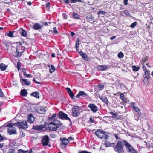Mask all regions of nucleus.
<instances>
[{
  "label": "nucleus",
  "instance_id": "nucleus-1",
  "mask_svg": "<svg viewBox=\"0 0 153 153\" xmlns=\"http://www.w3.org/2000/svg\"><path fill=\"white\" fill-rule=\"evenodd\" d=\"M60 122L57 120H55L52 122H51L48 125V128L49 130L55 131L57 130L60 126Z\"/></svg>",
  "mask_w": 153,
  "mask_h": 153
},
{
  "label": "nucleus",
  "instance_id": "nucleus-2",
  "mask_svg": "<svg viewBox=\"0 0 153 153\" xmlns=\"http://www.w3.org/2000/svg\"><path fill=\"white\" fill-rule=\"evenodd\" d=\"M24 47L20 44L16 47L15 57L19 58L20 56L22 53L23 52Z\"/></svg>",
  "mask_w": 153,
  "mask_h": 153
},
{
  "label": "nucleus",
  "instance_id": "nucleus-3",
  "mask_svg": "<svg viewBox=\"0 0 153 153\" xmlns=\"http://www.w3.org/2000/svg\"><path fill=\"white\" fill-rule=\"evenodd\" d=\"M122 141H118L115 146V151L118 153H122L123 151L124 145L122 140Z\"/></svg>",
  "mask_w": 153,
  "mask_h": 153
},
{
  "label": "nucleus",
  "instance_id": "nucleus-4",
  "mask_svg": "<svg viewBox=\"0 0 153 153\" xmlns=\"http://www.w3.org/2000/svg\"><path fill=\"white\" fill-rule=\"evenodd\" d=\"M13 125L14 126H17L23 129H26L27 127V122L25 121H23L21 122H18L14 123Z\"/></svg>",
  "mask_w": 153,
  "mask_h": 153
},
{
  "label": "nucleus",
  "instance_id": "nucleus-5",
  "mask_svg": "<svg viewBox=\"0 0 153 153\" xmlns=\"http://www.w3.org/2000/svg\"><path fill=\"white\" fill-rule=\"evenodd\" d=\"M14 123H10L4 126H5L9 127L8 129V132L10 135L16 134L15 128V127H13V126H14Z\"/></svg>",
  "mask_w": 153,
  "mask_h": 153
},
{
  "label": "nucleus",
  "instance_id": "nucleus-6",
  "mask_svg": "<svg viewBox=\"0 0 153 153\" xmlns=\"http://www.w3.org/2000/svg\"><path fill=\"white\" fill-rule=\"evenodd\" d=\"M58 116L60 119L66 120H69L70 122H71V120L68 117L67 115L61 111L59 112L58 114Z\"/></svg>",
  "mask_w": 153,
  "mask_h": 153
},
{
  "label": "nucleus",
  "instance_id": "nucleus-7",
  "mask_svg": "<svg viewBox=\"0 0 153 153\" xmlns=\"http://www.w3.org/2000/svg\"><path fill=\"white\" fill-rule=\"evenodd\" d=\"M79 107L74 106L72 108V115L74 117H76L80 114Z\"/></svg>",
  "mask_w": 153,
  "mask_h": 153
},
{
  "label": "nucleus",
  "instance_id": "nucleus-8",
  "mask_svg": "<svg viewBox=\"0 0 153 153\" xmlns=\"http://www.w3.org/2000/svg\"><path fill=\"white\" fill-rule=\"evenodd\" d=\"M42 145L43 146L48 145L49 143V138L47 136H44L42 140Z\"/></svg>",
  "mask_w": 153,
  "mask_h": 153
},
{
  "label": "nucleus",
  "instance_id": "nucleus-9",
  "mask_svg": "<svg viewBox=\"0 0 153 153\" xmlns=\"http://www.w3.org/2000/svg\"><path fill=\"white\" fill-rule=\"evenodd\" d=\"M88 107L93 113H95L98 110L97 107L94 104H90L88 105Z\"/></svg>",
  "mask_w": 153,
  "mask_h": 153
},
{
  "label": "nucleus",
  "instance_id": "nucleus-10",
  "mask_svg": "<svg viewBox=\"0 0 153 153\" xmlns=\"http://www.w3.org/2000/svg\"><path fill=\"white\" fill-rule=\"evenodd\" d=\"M109 66L105 65H98L97 68L99 70L101 71H104L107 70Z\"/></svg>",
  "mask_w": 153,
  "mask_h": 153
},
{
  "label": "nucleus",
  "instance_id": "nucleus-11",
  "mask_svg": "<svg viewBox=\"0 0 153 153\" xmlns=\"http://www.w3.org/2000/svg\"><path fill=\"white\" fill-rule=\"evenodd\" d=\"M87 96V94L83 91H80L78 94L76 96V98L79 99L80 96L84 97Z\"/></svg>",
  "mask_w": 153,
  "mask_h": 153
},
{
  "label": "nucleus",
  "instance_id": "nucleus-12",
  "mask_svg": "<svg viewBox=\"0 0 153 153\" xmlns=\"http://www.w3.org/2000/svg\"><path fill=\"white\" fill-rule=\"evenodd\" d=\"M79 54L82 57V58L87 61H89V58H88L82 51H81L79 52Z\"/></svg>",
  "mask_w": 153,
  "mask_h": 153
},
{
  "label": "nucleus",
  "instance_id": "nucleus-13",
  "mask_svg": "<svg viewBox=\"0 0 153 153\" xmlns=\"http://www.w3.org/2000/svg\"><path fill=\"white\" fill-rule=\"evenodd\" d=\"M66 89L71 98L72 99L74 98V94L71 90L68 87L66 88Z\"/></svg>",
  "mask_w": 153,
  "mask_h": 153
},
{
  "label": "nucleus",
  "instance_id": "nucleus-14",
  "mask_svg": "<svg viewBox=\"0 0 153 153\" xmlns=\"http://www.w3.org/2000/svg\"><path fill=\"white\" fill-rule=\"evenodd\" d=\"M42 26L43 25H41L39 23H36L33 25V27L35 30H38L41 28Z\"/></svg>",
  "mask_w": 153,
  "mask_h": 153
},
{
  "label": "nucleus",
  "instance_id": "nucleus-15",
  "mask_svg": "<svg viewBox=\"0 0 153 153\" xmlns=\"http://www.w3.org/2000/svg\"><path fill=\"white\" fill-rule=\"evenodd\" d=\"M37 110L38 113L41 114H45V110L43 107H40L39 108L37 109Z\"/></svg>",
  "mask_w": 153,
  "mask_h": 153
},
{
  "label": "nucleus",
  "instance_id": "nucleus-16",
  "mask_svg": "<svg viewBox=\"0 0 153 153\" xmlns=\"http://www.w3.org/2000/svg\"><path fill=\"white\" fill-rule=\"evenodd\" d=\"M102 131L101 129L97 130L95 132V134L100 138H101L102 135Z\"/></svg>",
  "mask_w": 153,
  "mask_h": 153
},
{
  "label": "nucleus",
  "instance_id": "nucleus-17",
  "mask_svg": "<svg viewBox=\"0 0 153 153\" xmlns=\"http://www.w3.org/2000/svg\"><path fill=\"white\" fill-rule=\"evenodd\" d=\"M44 127V125H40L36 126H33V128L35 130H40L42 129Z\"/></svg>",
  "mask_w": 153,
  "mask_h": 153
},
{
  "label": "nucleus",
  "instance_id": "nucleus-18",
  "mask_svg": "<svg viewBox=\"0 0 153 153\" xmlns=\"http://www.w3.org/2000/svg\"><path fill=\"white\" fill-rule=\"evenodd\" d=\"M123 142V143L124 145H125L127 149L130 148L132 146L126 140H122Z\"/></svg>",
  "mask_w": 153,
  "mask_h": 153
},
{
  "label": "nucleus",
  "instance_id": "nucleus-19",
  "mask_svg": "<svg viewBox=\"0 0 153 153\" xmlns=\"http://www.w3.org/2000/svg\"><path fill=\"white\" fill-rule=\"evenodd\" d=\"M62 144L66 145L69 143L68 140L65 138H61L60 139Z\"/></svg>",
  "mask_w": 153,
  "mask_h": 153
},
{
  "label": "nucleus",
  "instance_id": "nucleus-20",
  "mask_svg": "<svg viewBox=\"0 0 153 153\" xmlns=\"http://www.w3.org/2000/svg\"><path fill=\"white\" fill-rule=\"evenodd\" d=\"M19 31L22 36L26 37L27 33L25 30L20 28L19 30Z\"/></svg>",
  "mask_w": 153,
  "mask_h": 153
},
{
  "label": "nucleus",
  "instance_id": "nucleus-21",
  "mask_svg": "<svg viewBox=\"0 0 153 153\" xmlns=\"http://www.w3.org/2000/svg\"><path fill=\"white\" fill-rule=\"evenodd\" d=\"M7 67V65L4 64L2 63L0 64V69L2 71H5Z\"/></svg>",
  "mask_w": 153,
  "mask_h": 153
},
{
  "label": "nucleus",
  "instance_id": "nucleus-22",
  "mask_svg": "<svg viewBox=\"0 0 153 153\" xmlns=\"http://www.w3.org/2000/svg\"><path fill=\"white\" fill-rule=\"evenodd\" d=\"M28 121L29 123H32L34 120V117L31 114L28 116Z\"/></svg>",
  "mask_w": 153,
  "mask_h": 153
},
{
  "label": "nucleus",
  "instance_id": "nucleus-23",
  "mask_svg": "<svg viewBox=\"0 0 153 153\" xmlns=\"http://www.w3.org/2000/svg\"><path fill=\"white\" fill-rule=\"evenodd\" d=\"M127 150L130 153H137L136 150H135L132 146H131Z\"/></svg>",
  "mask_w": 153,
  "mask_h": 153
},
{
  "label": "nucleus",
  "instance_id": "nucleus-24",
  "mask_svg": "<svg viewBox=\"0 0 153 153\" xmlns=\"http://www.w3.org/2000/svg\"><path fill=\"white\" fill-rule=\"evenodd\" d=\"M105 144L106 146H113L114 145V143H111L108 141H105Z\"/></svg>",
  "mask_w": 153,
  "mask_h": 153
},
{
  "label": "nucleus",
  "instance_id": "nucleus-25",
  "mask_svg": "<svg viewBox=\"0 0 153 153\" xmlns=\"http://www.w3.org/2000/svg\"><path fill=\"white\" fill-rule=\"evenodd\" d=\"M99 98L104 103L106 104H107L108 102V100L106 98L103 96H100Z\"/></svg>",
  "mask_w": 153,
  "mask_h": 153
},
{
  "label": "nucleus",
  "instance_id": "nucleus-26",
  "mask_svg": "<svg viewBox=\"0 0 153 153\" xmlns=\"http://www.w3.org/2000/svg\"><path fill=\"white\" fill-rule=\"evenodd\" d=\"M102 136H101L100 138L104 139H107L108 137V136L106 132L105 131H103L102 132Z\"/></svg>",
  "mask_w": 153,
  "mask_h": 153
},
{
  "label": "nucleus",
  "instance_id": "nucleus-27",
  "mask_svg": "<svg viewBox=\"0 0 153 153\" xmlns=\"http://www.w3.org/2000/svg\"><path fill=\"white\" fill-rule=\"evenodd\" d=\"M31 96H33L37 98H39V93L37 92H34L31 94Z\"/></svg>",
  "mask_w": 153,
  "mask_h": 153
},
{
  "label": "nucleus",
  "instance_id": "nucleus-28",
  "mask_svg": "<svg viewBox=\"0 0 153 153\" xmlns=\"http://www.w3.org/2000/svg\"><path fill=\"white\" fill-rule=\"evenodd\" d=\"M21 94L23 96H26L27 94V92L25 89L21 90Z\"/></svg>",
  "mask_w": 153,
  "mask_h": 153
},
{
  "label": "nucleus",
  "instance_id": "nucleus-29",
  "mask_svg": "<svg viewBox=\"0 0 153 153\" xmlns=\"http://www.w3.org/2000/svg\"><path fill=\"white\" fill-rule=\"evenodd\" d=\"M148 60V57L145 56L143 57L142 60V62L143 64H144Z\"/></svg>",
  "mask_w": 153,
  "mask_h": 153
},
{
  "label": "nucleus",
  "instance_id": "nucleus-30",
  "mask_svg": "<svg viewBox=\"0 0 153 153\" xmlns=\"http://www.w3.org/2000/svg\"><path fill=\"white\" fill-rule=\"evenodd\" d=\"M17 153H32V151L31 150H30L29 152L27 151H24L22 149H20L19 150V152Z\"/></svg>",
  "mask_w": 153,
  "mask_h": 153
},
{
  "label": "nucleus",
  "instance_id": "nucleus-31",
  "mask_svg": "<svg viewBox=\"0 0 153 153\" xmlns=\"http://www.w3.org/2000/svg\"><path fill=\"white\" fill-rule=\"evenodd\" d=\"M86 19L90 21H92L94 20V18L92 15H89L87 16Z\"/></svg>",
  "mask_w": 153,
  "mask_h": 153
},
{
  "label": "nucleus",
  "instance_id": "nucleus-32",
  "mask_svg": "<svg viewBox=\"0 0 153 153\" xmlns=\"http://www.w3.org/2000/svg\"><path fill=\"white\" fill-rule=\"evenodd\" d=\"M123 12L127 16H129L131 18L132 17V16L130 15L128 10H125Z\"/></svg>",
  "mask_w": 153,
  "mask_h": 153
},
{
  "label": "nucleus",
  "instance_id": "nucleus-33",
  "mask_svg": "<svg viewBox=\"0 0 153 153\" xmlns=\"http://www.w3.org/2000/svg\"><path fill=\"white\" fill-rule=\"evenodd\" d=\"M22 81L24 82L27 85H29L30 84V81H28L27 79H22Z\"/></svg>",
  "mask_w": 153,
  "mask_h": 153
},
{
  "label": "nucleus",
  "instance_id": "nucleus-34",
  "mask_svg": "<svg viewBox=\"0 0 153 153\" xmlns=\"http://www.w3.org/2000/svg\"><path fill=\"white\" fill-rule=\"evenodd\" d=\"M14 32V31H10L8 33H6L7 35L10 37H13L14 36H13V33Z\"/></svg>",
  "mask_w": 153,
  "mask_h": 153
},
{
  "label": "nucleus",
  "instance_id": "nucleus-35",
  "mask_svg": "<svg viewBox=\"0 0 153 153\" xmlns=\"http://www.w3.org/2000/svg\"><path fill=\"white\" fill-rule=\"evenodd\" d=\"M149 77H145L143 79V82L145 84H147L149 83L148 79H149Z\"/></svg>",
  "mask_w": 153,
  "mask_h": 153
},
{
  "label": "nucleus",
  "instance_id": "nucleus-36",
  "mask_svg": "<svg viewBox=\"0 0 153 153\" xmlns=\"http://www.w3.org/2000/svg\"><path fill=\"white\" fill-rule=\"evenodd\" d=\"M55 70V68L53 65H51V68L50 69L49 71L50 73H52L54 72Z\"/></svg>",
  "mask_w": 153,
  "mask_h": 153
},
{
  "label": "nucleus",
  "instance_id": "nucleus-37",
  "mask_svg": "<svg viewBox=\"0 0 153 153\" xmlns=\"http://www.w3.org/2000/svg\"><path fill=\"white\" fill-rule=\"evenodd\" d=\"M133 70L135 71H138L140 69L139 67H136L135 66H133L132 67Z\"/></svg>",
  "mask_w": 153,
  "mask_h": 153
},
{
  "label": "nucleus",
  "instance_id": "nucleus-38",
  "mask_svg": "<svg viewBox=\"0 0 153 153\" xmlns=\"http://www.w3.org/2000/svg\"><path fill=\"white\" fill-rule=\"evenodd\" d=\"M117 56L119 58H122L124 56V54L121 52H120L118 53Z\"/></svg>",
  "mask_w": 153,
  "mask_h": 153
},
{
  "label": "nucleus",
  "instance_id": "nucleus-39",
  "mask_svg": "<svg viewBox=\"0 0 153 153\" xmlns=\"http://www.w3.org/2000/svg\"><path fill=\"white\" fill-rule=\"evenodd\" d=\"M57 115H58V114H53L51 117H49V120H53V119Z\"/></svg>",
  "mask_w": 153,
  "mask_h": 153
},
{
  "label": "nucleus",
  "instance_id": "nucleus-40",
  "mask_svg": "<svg viewBox=\"0 0 153 153\" xmlns=\"http://www.w3.org/2000/svg\"><path fill=\"white\" fill-rule=\"evenodd\" d=\"M7 153H16V152L14 149H10Z\"/></svg>",
  "mask_w": 153,
  "mask_h": 153
},
{
  "label": "nucleus",
  "instance_id": "nucleus-41",
  "mask_svg": "<svg viewBox=\"0 0 153 153\" xmlns=\"http://www.w3.org/2000/svg\"><path fill=\"white\" fill-rule=\"evenodd\" d=\"M0 97L3 98H6L5 96L4 95V94L1 88H0Z\"/></svg>",
  "mask_w": 153,
  "mask_h": 153
},
{
  "label": "nucleus",
  "instance_id": "nucleus-42",
  "mask_svg": "<svg viewBox=\"0 0 153 153\" xmlns=\"http://www.w3.org/2000/svg\"><path fill=\"white\" fill-rule=\"evenodd\" d=\"M79 39H77L76 40V47H77V48H78V47L79 45Z\"/></svg>",
  "mask_w": 153,
  "mask_h": 153
},
{
  "label": "nucleus",
  "instance_id": "nucleus-43",
  "mask_svg": "<svg viewBox=\"0 0 153 153\" xmlns=\"http://www.w3.org/2000/svg\"><path fill=\"white\" fill-rule=\"evenodd\" d=\"M137 25V23L136 22H134L131 25L130 27L131 28H133L135 27Z\"/></svg>",
  "mask_w": 153,
  "mask_h": 153
},
{
  "label": "nucleus",
  "instance_id": "nucleus-44",
  "mask_svg": "<svg viewBox=\"0 0 153 153\" xmlns=\"http://www.w3.org/2000/svg\"><path fill=\"white\" fill-rule=\"evenodd\" d=\"M72 3H75L76 2H82L81 0H71Z\"/></svg>",
  "mask_w": 153,
  "mask_h": 153
},
{
  "label": "nucleus",
  "instance_id": "nucleus-45",
  "mask_svg": "<svg viewBox=\"0 0 153 153\" xmlns=\"http://www.w3.org/2000/svg\"><path fill=\"white\" fill-rule=\"evenodd\" d=\"M73 16L74 18L76 19H78L79 18L78 15L76 13L73 14Z\"/></svg>",
  "mask_w": 153,
  "mask_h": 153
},
{
  "label": "nucleus",
  "instance_id": "nucleus-46",
  "mask_svg": "<svg viewBox=\"0 0 153 153\" xmlns=\"http://www.w3.org/2000/svg\"><path fill=\"white\" fill-rule=\"evenodd\" d=\"M98 86L101 90L103 89L104 88V86L102 85H98Z\"/></svg>",
  "mask_w": 153,
  "mask_h": 153
},
{
  "label": "nucleus",
  "instance_id": "nucleus-47",
  "mask_svg": "<svg viewBox=\"0 0 153 153\" xmlns=\"http://www.w3.org/2000/svg\"><path fill=\"white\" fill-rule=\"evenodd\" d=\"M17 67L18 70L19 71V70L20 68L21 65L20 64L19 62H18L17 63Z\"/></svg>",
  "mask_w": 153,
  "mask_h": 153
},
{
  "label": "nucleus",
  "instance_id": "nucleus-48",
  "mask_svg": "<svg viewBox=\"0 0 153 153\" xmlns=\"http://www.w3.org/2000/svg\"><path fill=\"white\" fill-rule=\"evenodd\" d=\"M22 71L23 72V74L25 76H26V75H27V74L26 73V69L25 68H23L22 69Z\"/></svg>",
  "mask_w": 153,
  "mask_h": 153
},
{
  "label": "nucleus",
  "instance_id": "nucleus-49",
  "mask_svg": "<svg viewBox=\"0 0 153 153\" xmlns=\"http://www.w3.org/2000/svg\"><path fill=\"white\" fill-rule=\"evenodd\" d=\"M145 76L146 77H149V75L148 73V72L147 70L145 71Z\"/></svg>",
  "mask_w": 153,
  "mask_h": 153
},
{
  "label": "nucleus",
  "instance_id": "nucleus-50",
  "mask_svg": "<svg viewBox=\"0 0 153 153\" xmlns=\"http://www.w3.org/2000/svg\"><path fill=\"white\" fill-rule=\"evenodd\" d=\"M55 54L57 55V56H60V54L59 53V52L58 50H56Z\"/></svg>",
  "mask_w": 153,
  "mask_h": 153
},
{
  "label": "nucleus",
  "instance_id": "nucleus-51",
  "mask_svg": "<svg viewBox=\"0 0 153 153\" xmlns=\"http://www.w3.org/2000/svg\"><path fill=\"white\" fill-rule=\"evenodd\" d=\"M53 32L55 34H57L58 32L56 28V27H54L53 28Z\"/></svg>",
  "mask_w": 153,
  "mask_h": 153
},
{
  "label": "nucleus",
  "instance_id": "nucleus-52",
  "mask_svg": "<svg viewBox=\"0 0 153 153\" xmlns=\"http://www.w3.org/2000/svg\"><path fill=\"white\" fill-rule=\"evenodd\" d=\"M133 108L137 112H138L140 111L139 108L136 107H135V108Z\"/></svg>",
  "mask_w": 153,
  "mask_h": 153
},
{
  "label": "nucleus",
  "instance_id": "nucleus-53",
  "mask_svg": "<svg viewBox=\"0 0 153 153\" xmlns=\"http://www.w3.org/2000/svg\"><path fill=\"white\" fill-rule=\"evenodd\" d=\"M131 105H132L133 108H135L136 107V104L134 102H131Z\"/></svg>",
  "mask_w": 153,
  "mask_h": 153
},
{
  "label": "nucleus",
  "instance_id": "nucleus-54",
  "mask_svg": "<svg viewBox=\"0 0 153 153\" xmlns=\"http://www.w3.org/2000/svg\"><path fill=\"white\" fill-rule=\"evenodd\" d=\"M62 16L64 19H67V16L65 13H63Z\"/></svg>",
  "mask_w": 153,
  "mask_h": 153
},
{
  "label": "nucleus",
  "instance_id": "nucleus-55",
  "mask_svg": "<svg viewBox=\"0 0 153 153\" xmlns=\"http://www.w3.org/2000/svg\"><path fill=\"white\" fill-rule=\"evenodd\" d=\"M104 13H105V12L103 11H99L98 13V15H100V14H104Z\"/></svg>",
  "mask_w": 153,
  "mask_h": 153
},
{
  "label": "nucleus",
  "instance_id": "nucleus-56",
  "mask_svg": "<svg viewBox=\"0 0 153 153\" xmlns=\"http://www.w3.org/2000/svg\"><path fill=\"white\" fill-rule=\"evenodd\" d=\"M68 139V141H69V140H74V139L73 138L71 137H69Z\"/></svg>",
  "mask_w": 153,
  "mask_h": 153
},
{
  "label": "nucleus",
  "instance_id": "nucleus-57",
  "mask_svg": "<svg viewBox=\"0 0 153 153\" xmlns=\"http://www.w3.org/2000/svg\"><path fill=\"white\" fill-rule=\"evenodd\" d=\"M128 1V0H124V4L125 5H127Z\"/></svg>",
  "mask_w": 153,
  "mask_h": 153
},
{
  "label": "nucleus",
  "instance_id": "nucleus-58",
  "mask_svg": "<svg viewBox=\"0 0 153 153\" xmlns=\"http://www.w3.org/2000/svg\"><path fill=\"white\" fill-rule=\"evenodd\" d=\"M120 98L122 100L124 98V95L123 94H121L120 95Z\"/></svg>",
  "mask_w": 153,
  "mask_h": 153
},
{
  "label": "nucleus",
  "instance_id": "nucleus-59",
  "mask_svg": "<svg viewBox=\"0 0 153 153\" xmlns=\"http://www.w3.org/2000/svg\"><path fill=\"white\" fill-rule=\"evenodd\" d=\"M143 68L144 71H145L147 70L144 65H143Z\"/></svg>",
  "mask_w": 153,
  "mask_h": 153
},
{
  "label": "nucleus",
  "instance_id": "nucleus-60",
  "mask_svg": "<svg viewBox=\"0 0 153 153\" xmlns=\"http://www.w3.org/2000/svg\"><path fill=\"white\" fill-rule=\"evenodd\" d=\"M75 34L73 32H71L70 34L71 36H74L75 35Z\"/></svg>",
  "mask_w": 153,
  "mask_h": 153
},
{
  "label": "nucleus",
  "instance_id": "nucleus-61",
  "mask_svg": "<svg viewBox=\"0 0 153 153\" xmlns=\"http://www.w3.org/2000/svg\"><path fill=\"white\" fill-rule=\"evenodd\" d=\"M42 23L43 24V25L45 26H48V25L47 22H42Z\"/></svg>",
  "mask_w": 153,
  "mask_h": 153
},
{
  "label": "nucleus",
  "instance_id": "nucleus-62",
  "mask_svg": "<svg viewBox=\"0 0 153 153\" xmlns=\"http://www.w3.org/2000/svg\"><path fill=\"white\" fill-rule=\"evenodd\" d=\"M55 54H55V53H52L51 55V57H55Z\"/></svg>",
  "mask_w": 153,
  "mask_h": 153
},
{
  "label": "nucleus",
  "instance_id": "nucleus-63",
  "mask_svg": "<svg viewBox=\"0 0 153 153\" xmlns=\"http://www.w3.org/2000/svg\"><path fill=\"white\" fill-rule=\"evenodd\" d=\"M90 122L91 123H93L94 122V121L93 120V118L92 117H90Z\"/></svg>",
  "mask_w": 153,
  "mask_h": 153
},
{
  "label": "nucleus",
  "instance_id": "nucleus-64",
  "mask_svg": "<svg viewBox=\"0 0 153 153\" xmlns=\"http://www.w3.org/2000/svg\"><path fill=\"white\" fill-rule=\"evenodd\" d=\"M116 36H112V37H111L110 38V39L111 40H113V39H115L116 38Z\"/></svg>",
  "mask_w": 153,
  "mask_h": 153
}]
</instances>
